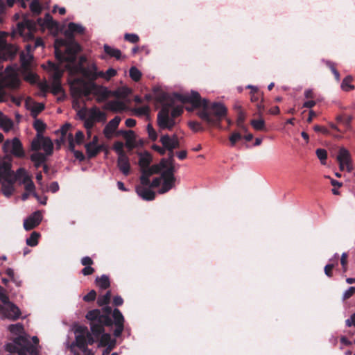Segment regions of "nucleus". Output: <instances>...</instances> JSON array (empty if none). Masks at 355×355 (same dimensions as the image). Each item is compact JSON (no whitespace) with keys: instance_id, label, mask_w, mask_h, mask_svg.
Wrapping results in <instances>:
<instances>
[{"instance_id":"f257e3e1","label":"nucleus","mask_w":355,"mask_h":355,"mask_svg":"<svg viewBox=\"0 0 355 355\" xmlns=\"http://www.w3.org/2000/svg\"><path fill=\"white\" fill-rule=\"evenodd\" d=\"M174 97L182 103H190L191 107H186V110L189 112L202 108L197 112L198 116L212 126L220 128L221 121L227 113V110L224 105L220 103H210L209 100L202 98L200 94L196 91H191L189 94L174 93Z\"/></svg>"},{"instance_id":"f03ea898","label":"nucleus","mask_w":355,"mask_h":355,"mask_svg":"<svg viewBox=\"0 0 355 355\" xmlns=\"http://www.w3.org/2000/svg\"><path fill=\"white\" fill-rule=\"evenodd\" d=\"M102 311L99 309L89 311L85 318L90 322L91 331L96 338L105 331L104 327H110L113 324V320L110 317L112 314V309L105 305Z\"/></svg>"},{"instance_id":"7ed1b4c3","label":"nucleus","mask_w":355,"mask_h":355,"mask_svg":"<svg viewBox=\"0 0 355 355\" xmlns=\"http://www.w3.org/2000/svg\"><path fill=\"white\" fill-rule=\"evenodd\" d=\"M175 101L161 107L157 116V125L160 130H171L176 125L175 119L182 115V106H174Z\"/></svg>"},{"instance_id":"20e7f679","label":"nucleus","mask_w":355,"mask_h":355,"mask_svg":"<svg viewBox=\"0 0 355 355\" xmlns=\"http://www.w3.org/2000/svg\"><path fill=\"white\" fill-rule=\"evenodd\" d=\"M6 7L2 0H0V24L3 23ZM8 33L0 31V57L4 60L13 59L17 52V49L12 44L6 42V37Z\"/></svg>"},{"instance_id":"39448f33","label":"nucleus","mask_w":355,"mask_h":355,"mask_svg":"<svg viewBox=\"0 0 355 355\" xmlns=\"http://www.w3.org/2000/svg\"><path fill=\"white\" fill-rule=\"evenodd\" d=\"M31 345L30 341L23 336L15 338L12 343H8L5 346V349L10 354L17 353L18 355L26 354V349Z\"/></svg>"},{"instance_id":"423d86ee","label":"nucleus","mask_w":355,"mask_h":355,"mask_svg":"<svg viewBox=\"0 0 355 355\" xmlns=\"http://www.w3.org/2000/svg\"><path fill=\"white\" fill-rule=\"evenodd\" d=\"M37 31V24L34 20L24 17L23 20L17 25L16 30L13 31L12 36L19 34L21 36L31 37Z\"/></svg>"},{"instance_id":"0eeeda50","label":"nucleus","mask_w":355,"mask_h":355,"mask_svg":"<svg viewBox=\"0 0 355 355\" xmlns=\"http://www.w3.org/2000/svg\"><path fill=\"white\" fill-rule=\"evenodd\" d=\"M2 148L6 153L10 152V156L12 155L17 158H24L25 157V151L22 143L17 137H15L12 140L7 139L4 141Z\"/></svg>"},{"instance_id":"6e6552de","label":"nucleus","mask_w":355,"mask_h":355,"mask_svg":"<svg viewBox=\"0 0 355 355\" xmlns=\"http://www.w3.org/2000/svg\"><path fill=\"white\" fill-rule=\"evenodd\" d=\"M42 148L45 152V155L49 156L53 153V144L49 137H45L41 134H37L31 142V149L37 151Z\"/></svg>"},{"instance_id":"1a4fd4ad","label":"nucleus","mask_w":355,"mask_h":355,"mask_svg":"<svg viewBox=\"0 0 355 355\" xmlns=\"http://www.w3.org/2000/svg\"><path fill=\"white\" fill-rule=\"evenodd\" d=\"M10 168L8 164H3L2 166V171H0V181L4 180L6 183L3 182L1 184V191L3 194L10 198L15 191V180H11L9 178Z\"/></svg>"},{"instance_id":"9d476101","label":"nucleus","mask_w":355,"mask_h":355,"mask_svg":"<svg viewBox=\"0 0 355 355\" xmlns=\"http://www.w3.org/2000/svg\"><path fill=\"white\" fill-rule=\"evenodd\" d=\"M62 45L66 47L65 54L67 55V62L69 63H74L76 60L77 54L81 51L80 45L75 41V40L67 39L62 40Z\"/></svg>"},{"instance_id":"9b49d317","label":"nucleus","mask_w":355,"mask_h":355,"mask_svg":"<svg viewBox=\"0 0 355 355\" xmlns=\"http://www.w3.org/2000/svg\"><path fill=\"white\" fill-rule=\"evenodd\" d=\"M0 314L3 318L15 321L19 318L21 313L18 306L11 302L6 306L0 304Z\"/></svg>"},{"instance_id":"f8f14e48","label":"nucleus","mask_w":355,"mask_h":355,"mask_svg":"<svg viewBox=\"0 0 355 355\" xmlns=\"http://www.w3.org/2000/svg\"><path fill=\"white\" fill-rule=\"evenodd\" d=\"M12 156L10 155H5L3 158L0 157V171H2V166L3 164H8L9 168H10V173H9V178L10 180H14L15 183L17 180L21 179L26 175V171L24 168H19L17 170L16 173H15L13 171H12Z\"/></svg>"},{"instance_id":"ddd939ff","label":"nucleus","mask_w":355,"mask_h":355,"mask_svg":"<svg viewBox=\"0 0 355 355\" xmlns=\"http://www.w3.org/2000/svg\"><path fill=\"white\" fill-rule=\"evenodd\" d=\"M20 80L17 74H8L3 76L0 74V85L2 89L8 88L10 89H16L19 87Z\"/></svg>"},{"instance_id":"4468645a","label":"nucleus","mask_w":355,"mask_h":355,"mask_svg":"<svg viewBox=\"0 0 355 355\" xmlns=\"http://www.w3.org/2000/svg\"><path fill=\"white\" fill-rule=\"evenodd\" d=\"M71 96L76 101H78L81 97H87L91 94H93V89L92 88V83H87L83 86H74L71 87Z\"/></svg>"},{"instance_id":"2eb2a0df","label":"nucleus","mask_w":355,"mask_h":355,"mask_svg":"<svg viewBox=\"0 0 355 355\" xmlns=\"http://www.w3.org/2000/svg\"><path fill=\"white\" fill-rule=\"evenodd\" d=\"M161 172V167L159 165L153 164L150 167L148 166L146 168L141 170V175L140 176V182L143 186H148L150 184V177L153 174H158Z\"/></svg>"},{"instance_id":"dca6fc26","label":"nucleus","mask_w":355,"mask_h":355,"mask_svg":"<svg viewBox=\"0 0 355 355\" xmlns=\"http://www.w3.org/2000/svg\"><path fill=\"white\" fill-rule=\"evenodd\" d=\"M42 220V214L40 211H36L30 215L24 221V227L26 231L31 230L40 225Z\"/></svg>"},{"instance_id":"f3484780","label":"nucleus","mask_w":355,"mask_h":355,"mask_svg":"<svg viewBox=\"0 0 355 355\" xmlns=\"http://www.w3.org/2000/svg\"><path fill=\"white\" fill-rule=\"evenodd\" d=\"M80 70L83 76L88 80L87 83H95V80L100 78V76H98L99 71L95 64H92L85 68H81Z\"/></svg>"},{"instance_id":"a211bd4d","label":"nucleus","mask_w":355,"mask_h":355,"mask_svg":"<svg viewBox=\"0 0 355 355\" xmlns=\"http://www.w3.org/2000/svg\"><path fill=\"white\" fill-rule=\"evenodd\" d=\"M257 112L254 114V115H257L260 119L251 120L250 124L256 130H266L265 121L262 118L265 107L263 105L257 104Z\"/></svg>"},{"instance_id":"6ab92c4d","label":"nucleus","mask_w":355,"mask_h":355,"mask_svg":"<svg viewBox=\"0 0 355 355\" xmlns=\"http://www.w3.org/2000/svg\"><path fill=\"white\" fill-rule=\"evenodd\" d=\"M92 88L93 89V94L97 96L96 101L98 103L105 101L110 96V91L103 86L92 83Z\"/></svg>"},{"instance_id":"aec40b11","label":"nucleus","mask_w":355,"mask_h":355,"mask_svg":"<svg viewBox=\"0 0 355 355\" xmlns=\"http://www.w3.org/2000/svg\"><path fill=\"white\" fill-rule=\"evenodd\" d=\"M121 121V118L118 116H115L105 125L103 129V134L107 139H111L113 133L117 129Z\"/></svg>"},{"instance_id":"412c9836","label":"nucleus","mask_w":355,"mask_h":355,"mask_svg":"<svg viewBox=\"0 0 355 355\" xmlns=\"http://www.w3.org/2000/svg\"><path fill=\"white\" fill-rule=\"evenodd\" d=\"M85 31V28L81 25L70 22L68 24V28L65 31L64 35L67 39L75 40L74 33L83 34Z\"/></svg>"},{"instance_id":"4be33fe9","label":"nucleus","mask_w":355,"mask_h":355,"mask_svg":"<svg viewBox=\"0 0 355 355\" xmlns=\"http://www.w3.org/2000/svg\"><path fill=\"white\" fill-rule=\"evenodd\" d=\"M117 166L124 175H128L130 171V164L127 155L118 157Z\"/></svg>"},{"instance_id":"5701e85b","label":"nucleus","mask_w":355,"mask_h":355,"mask_svg":"<svg viewBox=\"0 0 355 355\" xmlns=\"http://www.w3.org/2000/svg\"><path fill=\"white\" fill-rule=\"evenodd\" d=\"M137 193L145 200H153L155 198V193L149 188L144 186H138L136 188Z\"/></svg>"},{"instance_id":"b1692460","label":"nucleus","mask_w":355,"mask_h":355,"mask_svg":"<svg viewBox=\"0 0 355 355\" xmlns=\"http://www.w3.org/2000/svg\"><path fill=\"white\" fill-rule=\"evenodd\" d=\"M105 108L114 112H121L125 110L126 106L122 101H110L106 104Z\"/></svg>"},{"instance_id":"393cba45","label":"nucleus","mask_w":355,"mask_h":355,"mask_svg":"<svg viewBox=\"0 0 355 355\" xmlns=\"http://www.w3.org/2000/svg\"><path fill=\"white\" fill-rule=\"evenodd\" d=\"M247 88L251 89L250 91V99L252 103H257V104H262L263 101V94L261 92L257 87L252 85H248Z\"/></svg>"},{"instance_id":"a878e982","label":"nucleus","mask_w":355,"mask_h":355,"mask_svg":"<svg viewBox=\"0 0 355 355\" xmlns=\"http://www.w3.org/2000/svg\"><path fill=\"white\" fill-rule=\"evenodd\" d=\"M85 148L86 153L89 159H92L97 156V155L104 150L105 146L103 144L100 146H90V144H85Z\"/></svg>"},{"instance_id":"bb28decb","label":"nucleus","mask_w":355,"mask_h":355,"mask_svg":"<svg viewBox=\"0 0 355 355\" xmlns=\"http://www.w3.org/2000/svg\"><path fill=\"white\" fill-rule=\"evenodd\" d=\"M32 99L30 97H28L26 99V101H25L26 106L27 109L31 110V116L33 118H36L37 116L44 110L45 106H44V105L43 103H34V106L33 107L30 108L28 107V103Z\"/></svg>"},{"instance_id":"cd10ccee","label":"nucleus","mask_w":355,"mask_h":355,"mask_svg":"<svg viewBox=\"0 0 355 355\" xmlns=\"http://www.w3.org/2000/svg\"><path fill=\"white\" fill-rule=\"evenodd\" d=\"M176 99L174 97V94L173 96H171L169 94L165 92H162L157 95L155 97V101L162 105V107H163L166 104H169L171 102H173Z\"/></svg>"},{"instance_id":"c85d7f7f","label":"nucleus","mask_w":355,"mask_h":355,"mask_svg":"<svg viewBox=\"0 0 355 355\" xmlns=\"http://www.w3.org/2000/svg\"><path fill=\"white\" fill-rule=\"evenodd\" d=\"M31 160L34 162V166L38 168L46 161V155L42 153H35L30 157Z\"/></svg>"},{"instance_id":"c756f323","label":"nucleus","mask_w":355,"mask_h":355,"mask_svg":"<svg viewBox=\"0 0 355 355\" xmlns=\"http://www.w3.org/2000/svg\"><path fill=\"white\" fill-rule=\"evenodd\" d=\"M341 156L344 157V159H345V161L347 171L348 172H352L354 170V166L349 151L345 148H343V154Z\"/></svg>"},{"instance_id":"7c9ffc66","label":"nucleus","mask_w":355,"mask_h":355,"mask_svg":"<svg viewBox=\"0 0 355 355\" xmlns=\"http://www.w3.org/2000/svg\"><path fill=\"white\" fill-rule=\"evenodd\" d=\"M105 53L111 58H115L116 60H119L121 57V51L118 49H114L107 44H105L103 46Z\"/></svg>"},{"instance_id":"2f4dec72","label":"nucleus","mask_w":355,"mask_h":355,"mask_svg":"<svg viewBox=\"0 0 355 355\" xmlns=\"http://www.w3.org/2000/svg\"><path fill=\"white\" fill-rule=\"evenodd\" d=\"M76 345L83 352L88 351L87 346L86 336L84 334H78L76 336Z\"/></svg>"},{"instance_id":"473e14b6","label":"nucleus","mask_w":355,"mask_h":355,"mask_svg":"<svg viewBox=\"0 0 355 355\" xmlns=\"http://www.w3.org/2000/svg\"><path fill=\"white\" fill-rule=\"evenodd\" d=\"M159 141L165 148V150H167L168 152L173 153V136L170 137L168 135H162L160 137Z\"/></svg>"},{"instance_id":"72a5a7b5","label":"nucleus","mask_w":355,"mask_h":355,"mask_svg":"<svg viewBox=\"0 0 355 355\" xmlns=\"http://www.w3.org/2000/svg\"><path fill=\"white\" fill-rule=\"evenodd\" d=\"M96 284L101 289H107L110 286V282L108 276L103 275L96 278Z\"/></svg>"},{"instance_id":"f704fd0d","label":"nucleus","mask_w":355,"mask_h":355,"mask_svg":"<svg viewBox=\"0 0 355 355\" xmlns=\"http://www.w3.org/2000/svg\"><path fill=\"white\" fill-rule=\"evenodd\" d=\"M52 70L53 71V82H61V78L63 75V71L60 68V67L54 63L49 62Z\"/></svg>"},{"instance_id":"c9c22d12","label":"nucleus","mask_w":355,"mask_h":355,"mask_svg":"<svg viewBox=\"0 0 355 355\" xmlns=\"http://www.w3.org/2000/svg\"><path fill=\"white\" fill-rule=\"evenodd\" d=\"M175 179H166L163 180L162 188L159 189V193H164L168 192L175 186Z\"/></svg>"},{"instance_id":"e433bc0d","label":"nucleus","mask_w":355,"mask_h":355,"mask_svg":"<svg viewBox=\"0 0 355 355\" xmlns=\"http://www.w3.org/2000/svg\"><path fill=\"white\" fill-rule=\"evenodd\" d=\"M353 80V78L351 76H346L341 84V88L345 92H349L354 89V85H352L351 83Z\"/></svg>"},{"instance_id":"4c0bfd02","label":"nucleus","mask_w":355,"mask_h":355,"mask_svg":"<svg viewBox=\"0 0 355 355\" xmlns=\"http://www.w3.org/2000/svg\"><path fill=\"white\" fill-rule=\"evenodd\" d=\"M112 317L115 325L124 324V318L119 309L113 310Z\"/></svg>"},{"instance_id":"58836bf2","label":"nucleus","mask_w":355,"mask_h":355,"mask_svg":"<svg viewBox=\"0 0 355 355\" xmlns=\"http://www.w3.org/2000/svg\"><path fill=\"white\" fill-rule=\"evenodd\" d=\"M116 73L117 72L116 69L110 68L105 72L99 71L98 76H100V78H102L106 80H110L112 77H114Z\"/></svg>"},{"instance_id":"ea45409f","label":"nucleus","mask_w":355,"mask_h":355,"mask_svg":"<svg viewBox=\"0 0 355 355\" xmlns=\"http://www.w3.org/2000/svg\"><path fill=\"white\" fill-rule=\"evenodd\" d=\"M111 299V291H108L103 295L99 296L97 300V304L100 306L107 305Z\"/></svg>"},{"instance_id":"a19ab883","label":"nucleus","mask_w":355,"mask_h":355,"mask_svg":"<svg viewBox=\"0 0 355 355\" xmlns=\"http://www.w3.org/2000/svg\"><path fill=\"white\" fill-rule=\"evenodd\" d=\"M40 236V233L33 232L29 238L26 239V244L31 247H35L38 244V239Z\"/></svg>"},{"instance_id":"79ce46f5","label":"nucleus","mask_w":355,"mask_h":355,"mask_svg":"<svg viewBox=\"0 0 355 355\" xmlns=\"http://www.w3.org/2000/svg\"><path fill=\"white\" fill-rule=\"evenodd\" d=\"M152 161V158L149 154H146L145 155L141 156L139 158V164L141 167V171L146 168L149 166L150 162Z\"/></svg>"},{"instance_id":"37998d69","label":"nucleus","mask_w":355,"mask_h":355,"mask_svg":"<svg viewBox=\"0 0 355 355\" xmlns=\"http://www.w3.org/2000/svg\"><path fill=\"white\" fill-rule=\"evenodd\" d=\"M0 125L3 126L5 130L8 131L13 125L12 121L8 118L3 116V114L0 112Z\"/></svg>"},{"instance_id":"c03bdc74","label":"nucleus","mask_w":355,"mask_h":355,"mask_svg":"<svg viewBox=\"0 0 355 355\" xmlns=\"http://www.w3.org/2000/svg\"><path fill=\"white\" fill-rule=\"evenodd\" d=\"M135 115L138 116H148L150 112V108L148 105L137 107L133 110Z\"/></svg>"},{"instance_id":"a18cd8bd","label":"nucleus","mask_w":355,"mask_h":355,"mask_svg":"<svg viewBox=\"0 0 355 355\" xmlns=\"http://www.w3.org/2000/svg\"><path fill=\"white\" fill-rule=\"evenodd\" d=\"M100 338V345L102 347H105L107 345L112 343L114 340H112L111 336L109 334H104V331L99 336Z\"/></svg>"},{"instance_id":"49530a36","label":"nucleus","mask_w":355,"mask_h":355,"mask_svg":"<svg viewBox=\"0 0 355 355\" xmlns=\"http://www.w3.org/2000/svg\"><path fill=\"white\" fill-rule=\"evenodd\" d=\"M129 74L130 77L135 82H138L141 78V73L136 67H132L130 69Z\"/></svg>"},{"instance_id":"de8ad7c7","label":"nucleus","mask_w":355,"mask_h":355,"mask_svg":"<svg viewBox=\"0 0 355 355\" xmlns=\"http://www.w3.org/2000/svg\"><path fill=\"white\" fill-rule=\"evenodd\" d=\"M123 143L122 141H116L113 145V150L117 153L118 157L126 155L123 149Z\"/></svg>"},{"instance_id":"09e8293b","label":"nucleus","mask_w":355,"mask_h":355,"mask_svg":"<svg viewBox=\"0 0 355 355\" xmlns=\"http://www.w3.org/2000/svg\"><path fill=\"white\" fill-rule=\"evenodd\" d=\"M33 127L37 132V134L42 135V132L45 130L46 125L42 120L36 119L34 121Z\"/></svg>"},{"instance_id":"8fccbe9b","label":"nucleus","mask_w":355,"mask_h":355,"mask_svg":"<svg viewBox=\"0 0 355 355\" xmlns=\"http://www.w3.org/2000/svg\"><path fill=\"white\" fill-rule=\"evenodd\" d=\"M316 155L318 158L320 159L322 164H326V160L327 159V152L325 149L323 148H318L315 151Z\"/></svg>"},{"instance_id":"3c124183","label":"nucleus","mask_w":355,"mask_h":355,"mask_svg":"<svg viewBox=\"0 0 355 355\" xmlns=\"http://www.w3.org/2000/svg\"><path fill=\"white\" fill-rule=\"evenodd\" d=\"M51 92L53 95H58L60 93H64V89L62 87L61 82H52Z\"/></svg>"},{"instance_id":"603ef678","label":"nucleus","mask_w":355,"mask_h":355,"mask_svg":"<svg viewBox=\"0 0 355 355\" xmlns=\"http://www.w3.org/2000/svg\"><path fill=\"white\" fill-rule=\"evenodd\" d=\"M121 135H123L127 140V146H130L131 142L134 140L135 134L132 130H121L119 132Z\"/></svg>"},{"instance_id":"864d4df0","label":"nucleus","mask_w":355,"mask_h":355,"mask_svg":"<svg viewBox=\"0 0 355 355\" xmlns=\"http://www.w3.org/2000/svg\"><path fill=\"white\" fill-rule=\"evenodd\" d=\"M30 9L35 15H39L42 11V7L37 0H33L30 4Z\"/></svg>"},{"instance_id":"5fc2aeb1","label":"nucleus","mask_w":355,"mask_h":355,"mask_svg":"<svg viewBox=\"0 0 355 355\" xmlns=\"http://www.w3.org/2000/svg\"><path fill=\"white\" fill-rule=\"evenodd\" d=\"M44 24L51 28H55L58 26V23L53 19L51 15L49 13L45 15Z\"/></svg>"},{"instance_id":"6e6d98bb","label":"nucleus","mask_w":355,"mask_h":355,"mask_svg":"<svg viewBox=\"0 0 355 355\" xmlns=\"http://www.w3.org/2000/svg\"><path fill=\"white\" fill-rule=\"evenodd\" d=\"M146 130L148 132V137L153 141H156L157 139V134L150 123L147 125Z\"/></svg>"},{"instance_id":"4d7b16f0","label":"nucleus","mask_w":355,"mask_h":355,"mask_svg":"<svg viewBox=\"0 0 355 355\" xmlns=\"http://www.w3.org/2000/svg\"><path fill=\"white\" fill-rule=\"evenodd\" d=\"M10 331L12 334H21L24 331L23 325L17 323L15 324H10L8 327Z\"/></svg>"},{"instance_id":"13d9d810","label":"nucleus","mask_w":355,"mask_h":355,"mask_svg":"<svg viewBox=\"0 0 355 355\" xmlns=\"http://www.w3.org/2000/svg\"><path fill=\"white\" fill-rule=\"evenodd\" d=\"M188 125L189 127L194 132H200L204 130V128L202 127V124L198 121H189Z\"/></svg>"},{"instance_id":"bf43d9fd","label":"nucleus","mask_w":355,"mask_h":355,"mask_svg":"<svg viewBox=\"0 0 355 355\" xmlns=\"http://www.w3.org/2000/svg\"><path fill=\"white\" fill-rule=\"evenodd\" d=\"M124 39L132 44H136L139 41V36L134 33H125L124 35Z\"/></svg>"},{"instance_id":"052dcab7","label":"nucleus","mask_w":355,"mask_h":355,"mask_svg":"<svg viewBox=\"0 0 355 355\" xmlns=\"http://www.w3.org/2000/svg\"><path fill=\"white\" fill-rule=\"evenodd\" d=\"M242 136L238 132H233L229 137V140L232 146H234L238 141L241 139Z\"/></svg>"},{"instance_id":"680f3d73","label":"nucleus","mask_w":355,"mask_h":355,"mask_svg":"<svg viewBox=\"0 0 355 355\" xmlns=\"http://www.w3.org/2000/svg\"><path fill=\"white\" fill-rule=\"evenodd\" d=\"M94 119H97L98 121H105L106 119L105 114L98 110H95L92 112V116Z\"/></svg>"},{"instance_id":"e2e57ef3","label":"nucleus","mask_w":355,"mask_h":355,"mask_svg":"<svg viewBox=\"0 0 355 355\" xmlns=\"http://www.w3.org/2000/svg\"><path fill=\"white\" fill-rule=\"evenodd\" d=\"M5 273L10 278L11 281L16 284L17 286H21V282L17 281L15 277V272L12 268H7L5 271Z\"/></svg>"},{"instance_id":"0e129e2a","label":"nucleus","mask_w":355,"mask_h":355,"mask_svg":"<svg viewBox=\"0 0 355 355\" xmlns=\"http://www.w3.org/2000/svg\"><path fill=\"white\" fill-rule=\"evenodd\" d=\"M348 254L346 252H343L341 255L340 258V263L342 266L343 272H346L347 271V261Z\"/></svg>"},{"instance_id":"69168bd1","label":"nucleus","mask_w":355,"mask_h":355,"mask_svg":"<svg viewBox=\"0 0 355 355\" xmlns=\"http://www.w3.org/2000/svg\"><path fill=\"white\" fill-rule=\"evenodd\" d=\"M353 116L352 115H347L345 120L343 121V124L345 126L346 130L353 131V128L352 125V121L353 120Z\"/></svg>"},{"instance_id":"338daca9","label":"nucleus","mask_w":355,"mask_h":355,"mask_svg":"<svg viewBox=\"0 0 355 355\" xmlns=\"http://www.w3.org/2000/svg\"><path fill=\"white\" fill-rule=\"evenodd\" d=\"M55 55L58 60L60 62H67V55L63 53L57 46H55Z\"/></svg>"},{"instance_id":"774afa93","label":"nucleus","mask_w":355,"mask_h":355,"mask_svg":"<svg viewBox=\"0 0 355 355\" xmlns=\"http://www.w3.org/2000/svg\"><path fill=\"white\" fill-rule=\"evenodd\" d=\"M94 118L89 117L85 121L84 126L87 130V134L89 136H90V130L94 127Z\"/></svg>"}]
</instances>
